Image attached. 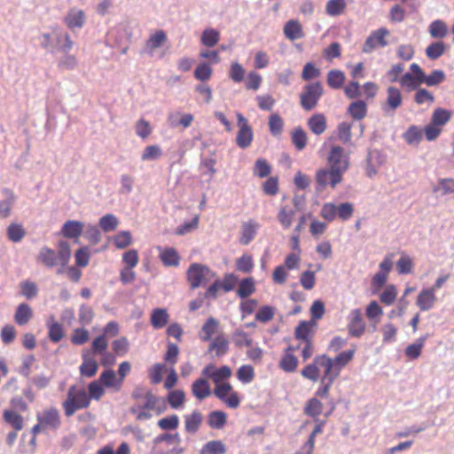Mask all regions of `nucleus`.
Returning a JSON list of instances; mask_svg holds the SVG:
<instances>
[{
  "mask_svg": "<svg viewBox=\"0 0 454 454\" xmlns=\"http://www.w3.org/2000/svg\"><path fill=\"white\" fill-rule=\"evenodd\" d=\"M220 39V34L216 29L207 28L202 32L201 43L207 47H214Z\"/></svg>",
  "mask_w": 454,
  "mask_h": 454,
  "instance_id": "5fc2aeb1",
  "label": "nucleus"
},
{
  "mask_svg": "<svg viewBox=\"0 0 454 454\" xmlns=\"http://www.w3.org/2000/svg\"><path fill=\"white\" fill-rule=\"evenodd\" d=\"M254 370L252 365L244 364L241 365L237 371V378L242 383H250L254 379Z\"/></svg>",
  "mask_w": 454,
  "mask_h": 454,
  "instance_id": "680f3d73",
  "label": "nucleus"
},
{
  "mask_svg": "<svg viewBox=\"0 0 454 454\" xmlns=\"http://www.w3.org/2000/svg\"><path fill=\"white\" fill-rule=\"evenodd\" d=\"M202 374L204 377L211 379L215 383V386H219L231 377L232 372L227 365L215 368L214 364H209L204 367Z\"/></svg>",
  "mask_w": 454,
  "mask_h": 454,
  "instance_id": "1a4fd4ad",
  "label": "nucleus"
},
{
  "mask_svg": "<svg viewBox=\"0 0 454 454\" xmlns=\"http://www.w3.org/2000/svg\"><path fill=\"white\" fill-rule=\"evenodd\" d=\"M80 374L86 378H92L98 370V362L90 356H82V362L79 367Z\"/></svg>",
  "mask_w": 454,
  "mask_h": 454,
  "instance_id": "412c9836",
  "label": "nucleus"
},
{
  "mask_svg": "<svg viewBox=\"0 0 454 454\" xmlns=\"http://www.w3.org/2000/svg\"><path fill=\"white\" fill-rule=\"evenodd\" d=\"M446 79L445 73L440 69H434L431 72L430 74H426L424 73L422 77V83H425L427 86H437L442 83Z\"/></svg>",
  "mask_w": 454,
  "mask_h": 454,
  "instance_id": "ea45409f",
  "label": "nucleus"
},
{
  "mask_svg": "<svg viewBox=\"0 0 454 454\" xmlns=\"http://www.w3.org/2000/svg\"><path fill=\"white\" fill-rule=\"evenodd\" d=\"M6 233L11 241L17 243L25 237L26 231L21 224L12 223L7 227Z\"/></svg>",
  "mask_w": 454,
  "mask_h": 454,
  "instance_id": "3c124183",
  "label": "nucleus"
},
{
  "mask_svg": "<svg viewBox=\"0 0 454 454\" xmlns=\"http://www.w3.org/2000/svg\"><path fill=\"white\" fill-rule=\"evenodd\" d=\"M356 349L357 346L352 344L349 349L340 352L333 358L340 372L354 359Z\"/></svg>",
  "mask_w": 454,
  "mask_h": 454,
  "instance_id": "aec40b11",
  "label": "nucleus"
},
{
  "mask_svg": "<svg viewBox=\"0 0 454 454\" xmlns=\"http://www.w3.org/2000/svg\"><path fill=\"white\" fill-rule=\"evenodd\" d=\"M387 106L392 110L397 109L402 105L403 101L400 90L391 86L387 88Z\"/></svg>",
  "mask_w": 454,
  "mask_h": 454,
  "instance_id": "de8ad7c7",
  "label": "nucleus"
},
{
  "mask_svg": "<svg viewBox=\"0 0 454 454\" xmlns=\"http://www.w3.org/2000/svg\"><path fill=\"white\" fill-rule=\"evenodd\" d=\"M186 274L189 284H238L239 282L235 273L226 274L224 279L221 280L208 266L199 262L192 263Z\"/></svg>",
  "mask_w": 454,
  "mask_h": 454,
  "instance_id": "f03ea898",
  "label": "nucleus"
},
{
  "mask_svg": "<svg viewBox=\"0 0 454 454\" xmlns=\"http://www.w3.org/2000/svg\"><path fill=\"white\" fill-rule=\"evenodd\" d=\"M169 319V316L164 309H155L151 315V324L155 329L164 327Z\"/></svg>",
  "mask_w": 454,
  "mask_h": 454,
  "instance_id": "c9c22d12",
  "label": "nucleus"
},
{
  "mask_svg": "<svg viewBox=\"0 0 454 454\" xmlns=\"http://www.w3.org/2000/svg\"><path fill=\"white\" fill-rule=\"evenodd\" d=\"M105 393V387L101 384V382L98 380H93L89 383L87 394L90 396L89 398L90 403L92 399L99 401L103 397Z\"/></svg>",
  "mask_w": 454,
  "mask_h": 454,
  "instance_id": "8fccbe9b",
  "label": "nucleus"
},
{
  "mask_svg": "<svg viewBox=\"0 0 454 454\" xmlns=\"http://www.w3.org/2000/svg\"><path fill=\"white\" fill-rule=\"evenodd\" d=\"M308 126L311 132H313L315 135L323 134L325 131L327 126L325 115L322 114H313L308 120Z\"/></svg>",
  "mask_w": 454,
  "mask_h": 454,
  "instance_id": "a878e982",
  "label": "nucleus"
},
{
  "mask_svg": "<svg viewBox=\"0 0 454 454\" xmlns=\"http://www.w3.org/2000/svg\"><path fill=\"white\" fill-rule=\"evenodd\" d=\"M4 193L6 194V198L3 200H0V218L1 219H5L10 216L12 207L15 202V197L12 191L5 189Z\"/></svg>",
  "mask_w": 454,
  "mask_h": 454,
  "instance_id": "e433bc0d",
  "label": "nucleus"
},
{
  "mask_svg": "<svg viewBox=\"0 0 454 454\" xmlns=\"http://www.w3.org/2000/svg\"><path fill=\"white\" fill-rule=\"evenodd\" d=\"M347 329L348 334L355 338H360L365 333L366 325L361 309H356L350 312Z\"/></svg>",
  "mask_w": 454,
  "mask_h": 454,
  "instance_id": "9b49d317",
  "label": "nucleus"
},
{
  "mask_svg": "<svg viewBox=\"0 0 454 454\" xmlns=\"http://www.w3.org/2000/svg\"><path fill=\"white\" fill-rule=\"evenodd\" d=\"M90 396L83 387L75 385L69 387L67 398L62 403L66 417L73 416L77 411L87 409L90 405Z\"/></svg>",
  "mask_w": 454,
  "mask_h": 454,
  "instance_id": "7ed1b4c3",
  "label": "nucleus"
},
{
  "mask_svg": "<svg viewBox=\"0 0 454 454\" xmlns=\"http://www.w3.org/2000/svg\"><path fill=\"white\" fill-rule=\"evenodd\" d=\"M429 33L434 38H442L447 34V27L442 20H436L430 24Z\"/></svg>",
  "mask_w": 454,
  "mask_h": 454,
  "instance_id": "774afa93",
  "label": "nucleus"
},
{
  "mask_svg": "<svg viewBox=\"0 0 454 454\" xmlns=\"http://www.w3.org/2000/svg\"><path fill=\"white\" fill-rule=\"evenodd\" d=\"M347 8L345 0H329L325 5V12L332 17L340 16Z\"/></svg>",
  "mask_w": 454,
  "mask_h": 454,
  "instance_id": "37998d69",
  "label": "nucleus"
},
{
  "mask_svg": "<svg viewBox=\"0 0 454 454\" xmlns=\"http://www.w3.org/2000/svg\"><path fill=\"white\" fill-rule=\"evenodd\" d=\"M435 301L434 289L430 288L419 293L416 303L421 310H428L433 308Z\"/></svg>",
  "mask_w": 454,
  "mask_h": 454,
  "instance_id": "6ab92c4d",
  "label": "nucleus"
},
{
  "mask_svg": "<svg viewBox=\"0 0 454 454\" xmlns=\"http://www.w3.org/2000/svg\"><path fill=\"white\" fill-rule=\"evenodd\" d=\"M347 113L354 120L360 121L366 116L367 105L364 100L354 101L348 106Z\"/></svg>",
  "mask_w": 454,
  "mask_h": 454,
  "instance_id": "bb28decb",
  "label": "nucleus"
},
{
  "mask_svg": "<svg viewBox=\"0 0 454 454\" xmlns=\"http://www.w3.org/2000/svg\"><path fill=\"white\" fill-rule=\"evenodd\" d=\"M207 423L212 428H222L226 423V414L221 411L209 413Z\"/></svg>",
  "mask_w": 454,
  "mask_h": 454,
  "instance_id": "e2e57ef3",
  "label": "nucleus"
},
{
  "mask_svg": "<svg viewBox=\"0 0 454 454\" xmlns=\"http://www.w3.org/2000/svg\"><path fill=\"white\" fill-rule=\"evenodd\" d=\"M328 161L332 170V183L333 184H338L342 180L343 173L348 168V160L344 156V149L339 145L333 146Z\"/></svg>",
  "mask_w": 454,
  "mask_h": 454,
  "instance_id": "20e7f679",
  "label": "nucleus"
},
{
  "mask_svg": "<svg viewBox=\"0 0 454 454\" xmlns=\"http://www.w3.org/2000/svg\"><path fill=\"white\" fill-rule=\"evenodd\" d=\"M284 35L291 41L301 38L303 32L301 24L294 20H288L284 26Z\"/></svg>",
  "mask_w": 454,
  "mask_h": 454,
  "instance_id": "393cba45",
  "label": "nucleus"
},
{
  "mask_svg": "<svg viewBox=\"0 0 454 454\" xmlns=\"http://www.w3.org/2000/svg\"><path fill=\"white\" fill-rule=\"evenodd\" d=\"M300 345L288 346L285 348L283 356L278 362V367L285 372H294L299 364L298 357L295 356V351L299 350Z\"/></svg>",
  "mask_w": 454,
  "mask_h": 454,
  "instance_id": "9d476101",
  "label": "nucleus"
},
{
  "mask_svg": "<svg viewBox=\"0 0 454 454\" xmlns=\"http://www.w3.org/2000/svg\"><path fill=\"white\" fill-rule=\"evenodd\" d=\"M427 338L428 334H425L417 339L413 343L408 345L404 350L405 356L411 360L419 358Z\"/></svg>",
  "mask_w": 454,
  "mask_h": 454,
  "instance_id": "5701e85b",
  "label": "nucleus"
},
{
  "mask_svg": "<svg viewBox=\"0 0 454 454\" xmlns=\"http://www.w3.org/2000/svg\"><path fill=\"white\" fill-rule=\"evenodd\" d=\"M389 34V31L387 28L381 27L375 31H373L365 40L363 45V52L370 53L372 52L378 45L381 47H385L387 45V42L385 39V36Z\"/></svg>",
  "mask_w": 454,
  "mask_h": 454,
  "instance_id": "f8f14e48",
  "label": "nucleus"
},
{
  "mask_svg": "<svg viewBox=\"0 0 454 454\" xmlns=\"http://www.w3.org/2000/svg\"><path fill=\"white\" fill-rule=\"evenodd\" d=\"M3 419L15 431H20L24 427L23 417L13 410H4L3 411Z\"/></svg>",
  "mask_w": 454,
  "mask_h": 454,
  "instance_id": "4be33fe9",
  "label": "nucleus"
},
{
  "mask_svg": "<svg viewBox=\"0 0 454 454\" xmlns=\"http://www.w3.org/2000/svg\"><path fill=\"white\" fill-rule=\"evenodd\" d=\"M209 350L215 351V356H222L229 350V341L223 334L217 335L209 344Z\"/></svg>",
  "mask_w": 454,
  "mask_h": 454,
  "instance_id": "cd10ccee",
  "label": "nucleus"
},
{
  "mask_svg": "<svg viewBox=\"0 0 454 454\" xmlns=\"http://www.w3.org/2000/svg\"><path fill=\"white\" fill-rule=\"evenodd\" d=\"M445 51V44L443 42L439 41L428 45L426 49V55L429 59L434 60L439 59Z\"/></svg>",
  "mask_w": 454,
  "mask_h": 454,
  "instance_id": "052dcab7",
  "label": "nucleus"
},
{
  "mask_svg": "<svg viewBox=\"0 0 454 454\" xmlns=\"http://www.w3.org/2000/svg\"><path fill=\"white\" fill-rule=\"evenodd\" d=\"M192 395L200 401L206 399L211 395L210 385L207 379L199 378L192 385Z\"/></svg>",
  "mask_w": 454,
  "mask_h": 454,
  "instance_id": "f3484780",
  "label": "nucleus"
},
{
  "mask_svg": "<svg viewBox=\"0 0 454 454\" xmlns=\"http://www.w3.org/2000/svg\"><path fill=\"white\" fill-rule=\"evenodd\" d=\"M403 137L408 145H418L423 138L422 130L418 126L411 125L403 134Z\"/></svg>",
  "mask_w": 454,
  "mask_h": 454,
  "instance_id": "f704fd0d",
  "label": "nucleus"
},
{
  "mask_svg": "<svg viewBox=\"0 0 454 454\" xmlns=\"http://www.w3.org/2000/svg\"><path fill=\"white\" fill-rule=\"evenodd\" d=\"M317 181V190L322 191L327 184H330L333 188H334L337 184H333L332 183V170L331 169H320L317 172L316 175Z\"/></svg>",
  "mask_w": 454,
  "mask_h": 454,
  "instance_id": "09e8293b",
  "label": "nucleus"
},
{
  "mask_svg": "<svg viewBox=\"0 0 454 454\" xmlns=\"http://www.w3.org/2000/svg\"><path fill=\"white\" fill-rule=\"evenodd\" d=\"M98 380L105 387L111 388L114 391H119L122 387L121 380H119L115 372L112 369L102 372Z\"/></svg>",
  "mask_w": 454,
  "mask_h": 454,
  "instance_id": "dca6fc26",
  "label": "nucleus"
},
{
  "mask_svg": "<svg viewBox=\"0 0 454 454\" xmlns=\"http://www.w3.org/2000/svg\"><path fill=\"white\" fill-rule=\"evenodd\" d=\"M316 322L313 320L301 322L294 331V336L300 342L313 341Z\"/></svg>",
  "mask_w": 454,
  "mask_h": 454,
  "instance_id": "4468645a",
  "label": "nucleus"
},
{
  "mask_svg": "<svg viewBox=\"0 0 454 454\" xmlns=\"http://www.w3.org/2000/svg\"><path fill=\"white\" fill-rule=\"evenodd\" d=\"M303 378L311 381L321 380V383L325 381H334L340 374L334 361L327 355L317 356L311 364H307L301 372Z\"/></svg>",
  "mask_w": 454,
  "mask_h": 454,
  "instance_id": "f257e3e1",
  "label": "nucleus"
},
{
  "mask_svg": "<svg viewBox=\"0 0 454 454\" xmlns=\"http://www.w3.org/2000/svg\"><path fill=\"white\" fill-rule=\"evenodd\" d=\"M324 92L320 82H315L306 84L300 95L301 106L305 111L314 109Z\"/></svg>",
  "mask_w": 454,
  "mask_h": 454,
  "instance_id": "39448f33",
  "label": "nucleus"
},
{
  "mask_svg": "<svg viewBox=\"0 0 454 454\" xmlns=\"http://www.w3.org/2000/svg\"><path fill=\"white\" fill-rule=\"evenodd\" d=\"M160 259L168 267H176L180 262V256L174 247L164 248L160 254Z\"/></svg>",
  "mask_w": 454,
  "mask_h": 454,
  "instance_id": "c756f323",
  "label": "nucleus"
},
{
  "mask_svg": "<svg viewBox=\"0 0 454 454\" xmlns=\"http://www.w3.org/2000/svg\"><path fill=\"white\" fill-rule=\"evenodd\" d=\"M47 326L49 330L48 335L50 340L55 343L60 341L64 337L62 325L51 318L47 322Z\"/></svg>",
  "mask_w": 454,
  "mask_h": 454,
  "instance_id": "c03bdc74",
  "label": "nucleus"
},
{
  "mask_svg": "<svg viewBox=\"0 0 454 454\" xmlns=\"http://www.w3.org/2000/svg\"><path fill=\"white\" fill-rule=\"evenodd\" d=\"M83 237L87 239L90 244L95 246L101 241V233L98 226L93 224H88L84 227Z\"/></svg>",
  "mask_w": 454,
  "mask_h": 454,
  "instance_id": "603ef678",
  "label": "nucleus"
},
{
  "mask_svg": "<svg viewBox=\"0 0 454 454\" xmlns=\"http://www.w3.org/2000/svg\"><path fill=\"white\" fill-rule=\"evenodd\" d=\"M36 420L40 422L41 426L45 429L56 430L61 424L60 414L56 407H50L37 413Z\"/></svg>",
  "mask_w": 454,
  "mask_h": 454,
  "instance_id": "6e6552de",
  "label": "nucleus"
},
{
  "mask_svg": "<svg viewBox=\"0 0 454 454\" xmlns=\"http://www.w3.org/2000/svg\"><path fill=\"white\" fill-rule=\"evenodd\" d=\"M85 19L83 11L74 8L67 12L64 18V22L69 29L74 30L83 27Z\"/></svg>",
  "mask_w": 454,
  "mask_h": 454,
  "instance_id": "2eb2a0df",
  "label": "nucleus"
},
{
  "mask_svg": "<svg viewBox=\"0 0 454 454\" xmlns=\"http://www.w3.org/2000/svg\"><path fill=\"white\" fill-rule=\"evenodd\" d=\"M203 420L202 414L198 411H193L191 414L184 417V428L190 434L196 433Z\"/></svg>",
  "mask_w": 454,
  "mask_h": 454,
  "instance_id": "b1692460",
  "label": "nucleus"
},
{
  "mask_svg": "<svg viewBox=\"0 0 454 454\" xmlns=\"http://www.w3.org/2000/svg\"><path fill=\"white\" fill-rule=\"evenodd\" d=\"M118 218L113 214H106L103 215L98 222L99 227L105 232L114 231L118 226Z\"/></svg>",
  "mask_w": 454,
  "mask_h": 454,
  "instance_id": "6e6d98bb",
  "label": "nucleus"
},
{
  "mask_svg": "<svg viewBox=\"0 0 454 454\" xmlns=\"http://www.w3.org/2000/svg\"><path fill=\"white\" fill-rule=\"evenodd\" d=\"M84 223L78 220H67L61 227L60 234L67 239H74L78 243V238L82 234Z\"/></svg>",
  "mask_w": 454,
  "mask_h": 454,
  "instance_id": "ddd939ff",
  "label": "nucleus"
},
{
  "mask_svg": "<svg viewBox=\"0 0 454 454\" xmlns=\"http://www.w3.org/2000/svg\"><path fill=\"white\" fill-rule=\"evenodd\" d=\"M237 119L239 131L236 137V144L239 148L246 149L251 145L254 132L247 120L241 114H237Z\"/></svg>",
  "mask_w": 454,
  "mask_h": 454,
  "instance_id": "0eeeda50",
  "label": "nucleus"
},
{
  "mask_svg": "<svg viewBox=\"0 0 454 454\" xmlns=\"http://www.w3.org/2000/svg\"><path fill=\"white\" fill-rule=\"evenodd\" d=\"M365 315L373 327H376L383 315V310L376 301H372L365 309Z\"/></svg>",
  "mask_w": 454,
  "mask_h": 454,
  "instance_id": "2f4dec72",
  "label": "nucleus"
},
{
  "mask_svg": "<svg viewBox=\"0 0 454 454\" xmlns=\"http://www.w3.org/2000/svg\"><path fill=\"white\" fill-rule=\"evenodd\" d=\"M226 447L220 440L207 442L200 450V454H225Z\"/></svg>",
  "mask_w": 454,
  "mask_h": 454,
  "instance_id": "79ce46f5",
  "label": "nucleus"
},
{
  "mask_svg": "<svg viewBox=\"0 0 454 454\" xmlns=\"http://www.w3.org/2000/svg\"><path fill=\"white\" fill-rule=\"evenodd\" d=\"M292 143L299 151H301L305 148L307 145V134L301 127L295 128L293 130Z\"/></svg>",
  "mask_w": 454,
  "mask_h": 454,
  "instance_id": "13d9d810",
  "label": "nucleus"
},
{
  "mask_svg": "<svg viewBox=\"0 0 454 454\" xmlns=\"http://www.w3.org/2000/svg\"><path fill=\"white\" fill-rule=\"evenodd\" d=\"M162 155V150L160 145H147L142 154H141V160L143 161H153L157 160L160 159Z\"/></svg>",
  "mask_w": 454,
  "mask_h": 454,
  "instance_id": "864d4df0",
  "label": "nucleus"
},
{
  "mask_svg": "<svg viewBox=\"0 0 454 454\" xmlns=\"http://www.w3.org/2000/svg\"><path fill=\"white\" fill-rule=\"evenodd\" d=\"M214 395L228 408L236 409L240 404L239 393L233 389V387L229 382L215 386Z\"/></svg>",
  "mask_w": 454,
  "mask_h": 454,
  "instance_id": "423d86ee",
  "label": "nucleus"
},
{
  "mask_svg": "<svg viewBox=\"0 0 454 454\" xmlns=\"http://www.w3.org/2000/svg\"><path fill=\"white\" fill-rule=\"evenodd\" d=\"M33 317V311L29 305L27 303H21L18 306L15 315L14 320L17 325H24L27 324Z\"/></svg>",
  "mask_w": 454,
  "mask_h": 454,
  "instance_id": "7c9ffc66",
  "label": "nucleus"
},
{
  "mask_svg": "<svg viewBox=\"0 0 454 454\" xmlns=\"http://www.w3.org/2000/svg\"><path fill=\"white\" fill-rule=\"evenodd\" d=\"M433 192L437 193L441 192L442 195L454 193V179L452 178H440L438 184L432 188Z\"/></svg>",
  "mask_w": 454,
  "mask_h": 454,
  "instance_id": "4d7b16f0",
  "label": "nucleus"
},
{
  "mask_svg": "<svg viewBox=\"0 0 454 454\" xmlns=\"http://www.w3.org/2000/svg\"><path fill=\"white\" fill-rule=\"evenodd\" d=\"M219 323L216 319L209 317L201 328L200 339L203 341H209L212 336L216 333Z\"/></svg>",
  "mask_w": 454,
  "mask_h": 454,
  "instance_id": "58836bf2",
  "label": "nucleus"
},
{
  "mask_svg": "<svg viewBox=\"0 0 454 454\" xmlns=\"http://www.w3.org/2000/svg\"><path fill=\"white\" fill-rule=\"evenodd\" d=\"M323 411V403L316 397L309 399L304 406V413L317 421V417Z\"/></svg>",
  "mask_w": 454,
  "mask_h": 454,
  "instance_id": "473e14b6",
  "label": "nucleus"
},
{
  "mask_svg": "<svg viewBox=\"0 0 454 454\" xmlns=\"http://www.w3.org/2000/svg\"><path fill=\"white\" fill-rule=\"evenodd\" d=\"M345 74L337 69H333L328 72L327 83L332 89H340L345 82Z\"/></svg>",
  "mask_w": 454,
  "mask_h": 454,
  "instance_id": "49530a36",
  "label": "nucleus"
},
{
  "mask_svg": "<svg viewBox=\"0 0 454 454\" xmlns=\"http://www.w3.org/2000/svg\"><path fill=\"white\" fill-rule=\"evenodd\" d=\"M167 400L172 409H179L184 406L185 393L182 389L171 390L167 395Z\"/></svg>",
  "mask_w": 454,
  "mask_h": 454,
  "instance_id": "a19ab883",
  "label": "nucleus"
},
{
  "mask_svg": "<svg viewBox=\"0 0 454 454\" xmlns=\"http://www.w3.org/2000/svg\"><path fill=\"white\" fill-rule=\"evenodd\" d=\"M131 240V233L129 231H121L113 238L114 246L119 249H124L129 247Z\"/></svg>",
  "mask_w": 454,
  "mask_h": 454,
  "instance_id": "0e129e2a",
  "label": "nucleus"
},
{
  "mask_svg": "<svg viewBox=\"0 0 454 454\" xmlns=\"http://www.w3.org/2000/svg\"><path fill=\"white\" fill-rule=\"evenodd\" d=\"M71 256L70 245L66 240H60L58 244L57 258L61 265H66Z\"/></svg>",
  "mask_w": 454,
  "mask_h": 454,
  "instance_id": "bf43d9fd",
  "label": "nucleus"
},
{
  "mask_svg": "<svg viewBox=\"0 0 454 454\" xmlns=\"http://www.w3.org/2000/svg\"><path fill=\"white\" fill-rule=\"evenodd\" d=\"M399 82L402 87L407 88L409 90H415L422 84V77L405 73L400 79Z\"/></svg>",
  "mask_w": 454,
  "mask_h": 454,
  "instance_id": "4c0bfd02",
  "label": "nucleus"
},
{
  "mask_svg": "<svg viewBox=\"0 0 454 454\" xmlns=\"http://www.w3.org/2000/svg\"><path fill=\"white\" fill-rule=\"evenodd\" d=\"M452 113L445 108L437 107L434 110L431 116V123L438 127L445 125L451 118Z\"/></svg>",
  "mask_w": 454,
  "mask_h": 454,
  "instance_id": "72a5a7b5",
  "label": "nucleus"
},
{
  "mask_svg": "<svg viewBox=\"0 0 454 454\" xmlns=\"http://www.w3.org/2000/svg\"><path fill=\"white\" fill-rule=\"evenodd\" d=\"M257 229L258 224L253 220L244 223L240 230L239 243L244 246L248 245L254 239Z\"/></svg>",
  "mask_w": 454,
  "mask_h": 454,
  "instance_id": "a211bd4d",
  "label": "nucleus"
},
{
  "mask_svg": "<svg viewBox=\"0 0 454 454\" xmlns=\"http://www.w3.org/2000/svg\"><path fill=\"white\" fill-rule=\"evenodd\" d=\"M38 258L47 267H53L59 263L56 252L47 247H44L40 250Z\"/></svg>",
  "mask_w": 454,
  "mask_h": 454,
  "instance_id": "a18cd8bd",
  "label": "nucleus"
},
{
  "mask_svg": "<svg viewBox=\"0 0 454 454\" xmlns=\"http://www.w3.org/2000/svg\"><path fill=\"white\" fill-rule=\"evenodd\" d=\"M166 371L164 364H154L149 370L148 375L153 384H159L162 380V374Z\"/></svg>",
  "mask_w": 454,
  "mask_h": 454,
  "instance_id": "338daca9",
  "label": "nucleus"
},
{
  "mask_svg": "<svg viewBox=\"0 0 454 454\" xmlns=\"http://www.w3.org/2000/svg\"><path fill=\"white\" fill-rule=\"evenodd\" d=\"M232 340L235 346L239 348L252 347L253 340L251 336L244 331H236L232 335Z\"/></svg>",
  "mask_w": 454,
  "mask_h": 454,
  "instance_id": "69168bd1",
  "label": "nucleus"
},
{
  "mask_svg": "<svg viewBox=\"0 0 454 454\" xmlns=\"http://www.w3.org/2000/svg\"><path fill=\"white\" fill-rule=\"evenodd\" d=\"M54 41L59 51L64 53H68L73 47V42L70 35L66 32L59 30L55 31Z\"/></svg>",
  "mask_w": 454,
  "mask_h": 454,
  "instance_id": "c85d7f7f",
  "label": "nucleus"
}]
</instances>
